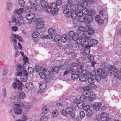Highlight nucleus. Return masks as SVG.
I'll return each mask as SVG.
<instances>
[{"instance_id": "nucleus-6", "label": "nucleus", "mask_w": 121, "mask_h": 121, "mask_svg": "<svg viewBox=\"0 0 121 121\" xmlns=\"http://www.w3.org/2000/svg\"><path fill=\"white\" fill-rule=\"evenodd\" d=\"M94 36L93 35H90V37H88L83 42V44L85 46L86 48H90L92 46L91 44L89 45V42L91 41V38L92 39L91 37Z\"/></svg>"}, {"instance_id": "nucleus-31", "label": "nucleus", "mask_w": 121, "mask_h": 121, "mask_svg": "<svg viewBox=\"0 0 121 121\" xmlns=\"http://www.w3.org/2000/svg\"><path fill=\"white\" fill-rule=\"evenodd\" d=\"M53 37H54V40L55 41L57 42L60 40V35H57Z\"/></svg>"}, {"instance_id": "nucleus-58", "label": "nucleus", "mask_w": 121, "mask_h": 121, "mask_svg": "<svg viewBox=\"0 0 121 121\" xmlns=\"http://www.w3.org/2000/svg\"><path fill=\"white\" fill-rule=\"evenodd\" d=\"M10 41L11 42L13 43L17 44L16 40L13 37H10Z\"/></svg>"}, {"instance_id": "nucleus-43", "label": "nucleus", "mask_w": 121, "mask_h": 121, "mask_svg": "<svg viewBox=\"0 0 121 121\" xmlns=\"http://www.w3.org/2000/svg\"><path fill=\"white\" fill-rule=\"evenodd\" d=\"M29 2L30 4L32 5H36L37 3V0H30Z\"/></svg>"}, {"instance_id": "nucleus-21", "label": "nucleus", "mask_w": 121, "mask_h": 121, "mask_svg": "<svg viewBox=\"0 0 121 121\" xmlns=\"http://www.w3.org/2000/svg\"><path fill=\"white\" fill-rule=\"evenodd\" d=\"M39 87L41 89L43 90L46 88V84L45 83L42 82L40 83Z\"/></svg>"}, {"instance_id": "nucleus-45", "label": "nucleus", "mask_w": 121, "mask_h": 121, "mask_svg": "<svg viewBox=\"0 0 121 121\" xmlns=\"http://www.w3.org/2000/svg\"><path fill=\"white\" fill-rule=\"evenodd\" d=\"M67 38L66 36L63 35L62 36L61 39V40L62 42L65 43L67 41Z\"/></svg>"}, {"instance_id": "nucleus-46", "label": "nucleus", "mask_w": 121, "mask_h": 121, "mask_svg": "<svg viewBox=\"0 0 121 121\" xmlns=\"http://www.w3.org/2000/svg\"><path fill=\"white\" fill-rule=\"evenodd\" d=\"M76 13L77 14V18H78V17H80L82 16V11H77Z\"/></svg>"}, {"instance_id": "nucleus-19", "label": "nucleus", "mask_w": 121, "mask_h": 121, "mask_svg": "<svg viewBox=\"0 0 121 121\" xmlns=\"http://www.w3.org/2000/svg\"><path fill=\"white\" fill-rule=\"evenodd\" d=\"M49 33L53 35V37L56 35V31L54 29L52 28H49L48 30Z\"/></svg>"}, {"instance_id": "nucleus-53", "label": "nucleus", "mask_w": 121, "mask_h": 121, "mask_svg": "<svg viewBox=\"0 0 121 121\" xmlns=\"http://www.w3.org/2000/svg\"><path fill=\"white\" fill-rule=\"evenodd\" d=\"M52 69L53 71L56 73L58 72L59 71V69L58 67L56 66L53 67L52 68Z\"/></svg>"}, {"instance_id": "nucleus-29", "label": "nucleus", "mask_w": 121, "mask_h": 121, "mask_svg": "<svg viewBox=\"0 0 121 121\" xmlns=\"http://www.w3.org/2000/svg\"><path fill=\"white\" fill-rule=\"evenodd\" d=\"M87 31L88 33V35H90V34H91V35H92V34H93L95 31V30L94 29L91 28H89V27L87 29Z\"/></svg>"}, {"instance_id": "nucleus-4", "label": "nucleus", "mask_w": 121, "mask_h": 121, "mask_svg": "<svg viewBox=\"0 0 121 121\" xmlns=\"http://www.w3.org/2000/svg\"><path fill=\"white\" fill-rule=\"evenodd\" d=\"M84 90L82 94L83 95H86V97H88L91 95V93L89 91L90 90V87L89 86H85L83 87Z\"/></svg>"}, {"instance_id": "nucleus-23", "label": "nucleus", "mask_w": 121, "mask_h": 121, "mask_svg": "<svg viewBox=\"0 0 121 121\" xmlns=\"http://www.w3.org/2000/svg\"><path fill=\"white\" fill-rule=\"evenodd\" d=\"M44 25L43 22L38 23L36 25V29L38 30L42 28Z\"/></svg>"}, {"instance_id": "nucleus-14", "label": "nucleus", "mask_w": 121, "mask_h": 121, "mask_svg": "<svg viewBox=\"0 0 121 121\" xmlns=\"http://www.w3.org/2000/svg\"><path fill=\"white\" fill-rule=\"evenodd\" d=\"M13 2H7L6 4V10L8 11H10L11 10V7L13 6Z\"/></svg>"}, {"instance_id": "nucleus-35", "label": "nucleus", "mask_w": 121, "mask_h": 121, "mask_svg": "<svg viewBox=\"0 0 121 121\" xmlns=\"http://www.w3.org/2000/svg\"><path fill=\"white\" fill-rule=\"evenodd\" d=\"M85 104L83 102H79L77 104V107L79 108H83Z\"/></svg>"}, {"instance_id": "nucleus-41", "label": "nucleus", "mask_w": 121, "mask_h": 121, "mask_svg": "<svg viewBox=\"0 0 121 121\" xmlns=\"http://www.w3.org/2000/svg\"><path fill=\"white\" fill-rule=\"evenodd\" d=\"M45 8L46 9L47 11L49 13L52 12L53 10L50 5H48V6H47Z\"/></svg>"}, {"instance_id": "nucleus-3", "label": "nucleus", "mask_w": 121, "mask_h": 121, "mask_svg": "<svg viewBox=\"0 0 121 121\" xmlns=\"http://www.w3.org/2000/svg\"><path fill=\"white\" fill-rule=\"evenodd\" d=\"M73 111V108L71 107H68L66 108L65 111L64 110L61 109L60 111L61 113L64 116H66L67 114H70Z\"/></svg>"}, {"instance_id": "nucleus-52", "label": "nucleus", "mask_w": 121, "mask_h": 121, "mask_svg": "<svg viewBox=\"0 0 121 121\" xmlns=\"http://www.w3.org/2000/svg\"><path fill=\"white\" fill-rule=\"evenodd\" d=\"M114 73L113 74L114 76L115 77L117 78L119 76V74L118 72H120L121 73V69L119 71H118V70L117 69V71L116 72L115 71H114Z\"/></svg>"}, {"instance_id": "nucleus-7", "label": "nucleus", "mask_w": 121, "mask_h": 121, "mask_svg": "<svg viewBox=\"0 0 121 121\" xmlns=\"http://www.w3.org/2000/svg\"><path fill=\"white\" fill-rule=\"evenodd\" d=\"M35 14L34 13H31L27 15L25 17L27 20H31V22H32L35 21Z\"/></svg>"}, {"instance_id": "nucleus-42", "label": "nucleus", "mask_w": 121, "mask_h": 121, "mask_svg": "<svg viewBox=\"0 0 121 121\" xmlns=\"http://www.w3.org/2000/svg\"><path fill=\"white\" fill-rule=\"evenodd\" d=\"M82 11V13L85 15L87 14L89 12L88 10L86 8L83 9Z\"/></svg>"}, {"instance_id": "nucleus-33", "label": "nucleus", "mask_w": 121, "mask_h": 121, "mask_svg": "<svg viewBox=\"0 0 121 121\" xmlns=\"http://www.w3.org/2000/svg\"><path fill=\"white\" fill-rule=\"evenodd\" d=\"M87 97H88V99L89 101H93L94 99H95V96L94 94H93L92 95H91Z\"/></svg>"}, {"instance_id": "nucleus-39", "label": "nucleus", "mask_w": 121, "mask_h": 121, "mask_svg": "<svg viewBox=\"0 0 121 121\" xmlns=\"http://www.w3.org/2000/svg\"><path fill=\"white\" fill-rule=\"evenodd\" d=\"M2 96L3 97L5 98L7 96L6 90L5 88H3L2 89Z\"/></svg>"}, {"instance_id": "nucleus-25", "label": "nucleus", "mask_w": 121, "mask_h": 121, "mask_svg": "<svg viewBox=\"0 0 121 121\" xmlns=\"http://www.w3.org/2000/svg\"><path fill=\"white\" fill-rule=\"evenodd\" d=\"M87 20L89 23H90L93 21V17L90 14H89L86 17Z\"/></svg>"}, {"instance_id": "nucleus-49", "label": "nucleus", "mask_w": 121, "mask_h": 121, "mask_svg": "<svg viewBox=\"0 0 121 121\" xmlns=\"http://www.w3.org/2000/svg\"><path fill=\"white\" fill-rule=\"evenodd\" d=\"M39 75L41 78L44 79L45 78V75L44 73L43 72H40L39 73Z\"/></svg>"}, {"instance_id": "nucleus-44", "label": "nucleus", "mask_w": 121, "mask_h": 121, "mask_svg": "<svg viewBox=\"0 0 121 121\" xmlns=\"http://www.w3.org/2000/svg\"><path fill=\"white\" fill-rule=\"evenodd\" d=\"M21 119L22 120L19 119L16 120V121H26L27 120V117L23 115L22 116Z\"/></svg>"}, {"instance_id": "nucleus-10", "label": "nucleus", "mask_w": 121, "mask_h": 121, "mask_svg": "<svg viewBox=\"0 0 121 121\" xmlns=\"http://www.w3.org/2000/svg\"><path fill=\"white\" fill-rule=\"evenodd\" d=\"M23 8H20L19 9H16L14 11L15 14H17L19 15H21L19 17L20 19H22V17L21 15L23 12Z\"/></svg>"}, {"instance_id": "nucleus-38", "label": "nucleus", "mask_w": 121, "mask_h": 121, "mask_svg": "<svg viewBox=\"0 0 121 121\" xmlns=\"http://www.w3.org/2000/svg\"><path fill=\"white\" fill-rule=\"evenodd\" d=\"M44 38L46 39H52L53 38V35H52L51 33H49V34L47 35H44L43 36Z\"/></svg>"}, {"instance_id": "nucleus-30", "label": "nucleus", "mask_w": 121, "mask_h": 121, "mask_svg": "<svg viewBox=\"0 0 121 121\" xmlns=\"http://www.w3.org/2000/svg\"><path fill=\"white\" fill-rule=\"evenodd\" d=\"M94 36H92L91 37L92 39L91 38L90 42L91 44L92 45L93 44H97V41L94 39H93L94 38L93 37L94 36V35H93Z\"/></svg>"}, {"instance_id": "nucleus-26", "label": "nucleus", "mask_w": 121, "mask_h": 121, "mask_svg": "<svg viewBox=\"0 0 121 121\" xmlns=\"http://www.w3.org/2000/svg\"><path fill=\"white\" fill-rule=\"evenodd\" d=\"M49 111V109L46 107H43L42 110V113L43 114H45L47 113Z\"/></svg>"}, {"instance_id": "nucleus-12", "label": "nucleus", "mask_w": 121, "mask_h": 121, "mask_svg": "<svg viewBox=\"0 0 121 121\" xmlns=\"http://www.w3.org/2000/svg\"><path fill=\"white\" fill-rule=\"evenodd\" d=\"M50 5L52 8L53 11L57 12L59 10L58 6L55 2H53Z\"/></svg>"}, {"instance_id": "nucleus-16", "label": "nucleus", "mask_w": 121, "mask_h": 121, "mask_svg": "<svg viewBox=\"0 0 121 121\" xmlns=\"http://www.w3.org/2000/svg\"><path fill=\"white\" fill-rule=\"evenodd\" d=\"M75 73L77 74L80 73H81L82 74L84 75L86 74V71L85 70H83L82 71L81 69L78 68H77L75 69Z\"/></svg>"}, {"instance_id": "nucleus-17", "label": "nucleus", "mask_w": 121, "mask_h": 121, "mask_svg": "<svg viewBox=\"0 0 121 121\" xmlns=\"http://www.w3.org/2000/svg\"><path fill=\"white\" fill-rule=\"evenodd\" d=\"M25 88L28 90H30L32 89L34 87L33 83L31 82L27 83L25 85Z\"/></svg>"}, {"instance_id": "nucleus-47", "label": "nucleus", "mask_w": 121, "mask_h": 121, "mask_svg": "<svg viewBox=\"0 0 121 121\" xmlns=\"http://www.w3.org/2000/svg\"><path fill=\"white\" fill-rule=\"evenodd\" d=\"M19 4L21 7H23L25 5V1L23 0H20L19 1Z\"/></svg>"}, {"instance_id": "nucleus-56", "label": "nucleus", "mask_w": 121, "mask_h": 121, "mask_svg": "<svg viewBox=\"0 0 121 121\" xmlns=\"http://www.w3.org/2000/svg\"><path fill=\"white\" fill-rule=\"evenodd\" d=\"M89 14L92 16H94L95 14V11L94 9H90L89 10Z\"/></svg>"}, {"instance_id": "nucleus-28", "label": "nucleus", "mask_w": 121, "mask_h": 121, "mask_svg": "<svg viewBox=\"0 0 121 121\" xmlns=\"http://www.w3.org/2000/svg\"><path fill=\"white\" fill-rule=\"evenodd\" d=\"M19 97L21 99H23L26 97L25 93L23 91H21L19 93Z\"/></svg>"}, {"instance_id": "nucleus-54", "label": "nucleus", "mask_w": 121, "mask_h": 121, "mask_svg": "<svg viewBox=\"0 0 121 121\" xmlns=\"http://www.w3.org/2000/svg\"><path fill=\"white\" fill-rule=\"evenodd\" d=\"M85 97H86V95L81 96L80 98V100L82 102L85 101L86 100Z\"/></svg>"}, {"instance_id": "nucleus-48", "label": "nucleus", "mask_w": 121, "mask_h": 121, "mask_svg": "<svg viewBox=\"0 0 121 121\" xmlns=\"http://www.w3.org/2000/svg\"><path fill=\"white\" fill-rule=\"evenodd\" d=\"M21 79L22 81L24 82H26L27 80L26 76H21Z\"/></svg>"}, {"instance_id": "nucleus-61", "label": "nucleus", "mask_w": 121, "mask_h": 121, "mask_svg": "<svg viewBox=\"0 0 121 121\" xmlns=\"http://www.w3.org/2000/svg\"><path fill=\"white\" fill-rule=\"evenodd\" d=\"M34 71V69L30 67H29L28 68V71L29 73H33Z\"/></svg>"}, {"instance_id": "nucleus-57", "label": "nucleus", "mask_w": 121, "mask_h": 121, "mask_svg": "<svg viewBox=\"0 0 121 121\" xmlns=\"http://www.w3.org/2000/svg\"><path fill=\"white\" fill-rule=\"evenodd\" d=\"M90 106L89 105H84L83 108L84 110L86 112L87 111V110L90 109Z\"/></svg>"}, {"instance_id": "nucleus-22", "label": "nucleus", "mask_w": 121, "mask_h": 121, "mask_svg": "<svg viewBox=\"0 0 121 121\" xmlns=\"http://www.w3.org/2000/svg\"><path fill=\"white\" fill-rule=\"evenodd\" d=\"M35 10L39 11H41L43 10V8L41 5H37L35 7Z\"/></svg>"}, {"instance_id": "nucleus-64", "label": "nucleus", "mask_w": 121, "mask_h": 121, "mask_svg": "<svg viewBox=\"0 0 121 121\" xmlns=\"http://www.w3.org/2000/svg\"><path fill=\"white\" fill-rule=\"evenodd\" d=\"M69 35L70 36L72 37L75 34L73 31H71L69 32Z\"/></svg>"}, {"instance_id": "nucleus-5", "label": "nucleus", "mask_w": 121, "mask_h": 121, "mask_svg": "<svg viewBox=\"0 0 121 121\" xmlns=\"http://www.w3.org/2000/svg\"><path fill=\"white\" fill-rule=\"evenodd\" d=\"M14 108L15 110V114H19L22 112V109L20 108V104H15L14 105Z\"/></svg>"}, {"instance_id": "nucleus-24", "label": "nucleus", "mask_w": 121, "mask_h": 121, "mask_svg": "<svg viewBox=\"0 0 121 121\" xmlns=\"http://www.w3.org/2000/svg\"><path fill=\"white\" fill-rule=\"evenodd\" d=\"M41 5L43 8H45L48 5V3L44 0H42L41 2Z\"/></svg>"}, {"instance_id": "nucleus-1", "label": "nucleus", "mask_w": 121, "mask_h": 121, "mask_svg": "<svg viewBox=\"0 0 121 121\" xmlns=\"http://www.w3.org/2000/svg\"><path fill=\"white\" fill-rule=\"evenodd\" d=\"M97 72L100 74H96L95 77V80L98 82H99L101 79V77L104 79L107 77V75L106 73V72L104 69H99L97 70Z\"/></svg>"}, {"instance_id": "nucleus-18", "label": "nucleus", "mask_w": 121, "mask_h": 121, "mask_svg": "<svg viewBox=\"0 0 121 121\" xmlns=\"http://www.w3.org/2000/svg\"><path fill=\"white\" fill-rule=\"evenodd\" d=\"M90 52V49L88 48H86L85 49H82L80 50V52L82 53V54L84 53L86 54H89Z\"/></svg>"}, {"instance_id": "nucleus-60", "label": "nucleus", "mask_w": 121, "mask_h": 121, "mask_svg": "<svg viewBox=\"0 0 121 121\" xmlns=\"http://www.w3.org/2000/svg\"><path fill=\"white\" fill-rule=\"evenodd\" d=\"M8 68H6L3 71V75L4 76L6 75L8 73Z\"/></svg>"}, {"instance_id": "nucleus-36", "label": "nucleus", "mask_w": 121, "mask_h": 121, "mask_svg": "<svg viewBox=\"0 0 121 121\" xmlns=\"http://www.w3.org/2000/svg\"><path fill=\"white\" fill-rule=\"evenodd\" d=\"M86 112V115L88 117L90 116L92 114V110L91 109L87 110Z\"/></svg>"}, {"instance_id": "nucleus-37", "label": "nucleus", "mask_w": 121, "mask_h": 121, "mask_svg": "<svg viewBox=\"0 0 121 121\" xmlns=\"http://www.w3.org/2000/svg\"><path fill=\"white\" fill-rule=\"evenodd\" d=\"M79 77L78 74L76 73L73 74L71 76V78L72 79H78V78Z\"/></svg>"}, {"instance_id": "nucleus-51", "label": "nucleus", "mask_w": 121, "mask_h": 121, "mask_svg": "<svg viewBox=\"0 0 121 121\" xmlns=\"http://www.w3.org/2000/svg\"><path fill=\"white\" fill-rule=\"evenodd\" d=\"M63 9L64 10L63 11L64 13L66 14V16L67 17L69 15L68 14L69 13H70L71 11L70 10L69 11V9Z\"/></svg>"}, {"instance_id": "nucleus-20", "label": "nucleus", "mask_w": 121, "mask_h": 121, "mask_svg": "<svg viewBox=\"0 0 121 121\" xmlns=\"http://www.w3.org/2000/svg\"><path fill=\"white\" fill-rule=\"evenodd\" d=\"M86 74L85 75L82 74V75H80L79 76V79L81 81L84 82L86 80V75L87 74V72H86Z\"/></svg>"}, {"instance_id": "nucleus-8", "label": "nucleus", "mask_w": 121, "mask_h": 121, "mask_svg": "<svg viewBox=\"0 0 121 121\" xmlns=\"http://www.w3.org/2000/svg\"><path fill=\"white\" fill-rule=\"evenodd\" d=\"M102 104L101 103L96 102L94 104H92L93 109L96 111L99 110Z\"/></svg>"}, {"instance_id": "nucleus-11", "label": "nucleus", "mask_w": 121, "mask_h": 121, "mask_svg": "<svg viewBox=\"0 0 121 121\" xmlns=\"http://www.w3.org/2000/svg\"><path fill=\"white\" fill-rule=\"evenodd\" d=\"M67 17H71L73 18H77L76 11H71L70 13H69Z\"/></svg>"}, {"instance_id": "nucleus-63", "label": "nucleus", "mask_w": 121, "mask_h": 121, "mask_svg": "<svg viewBox=\"0 0 121 121\" xmlns=\"http://www.w3.org/2000/svg\"><path fill=\"white\" fill-rule=\"evenodd\" d=\"M107 116V114L105 112H102L101 114L100 117L101 118H105Z\"/></svg>"}, {"instance_id": "nucleus-40", "label": "nucleus", "mask_w": 121, "mask_h": 121, "mask_svg": "<svg viewBox=\"0 0 121 121\" xmlns=\"http://www.w3.org/2000/svg\"><path fill=\"white\" fill-rule=\"evenodd\" d=\"M89 82L91 84H92L94 82L95 80L92 77H88L87 79Z\"/></svg>"}, {"instance_id": "nucleus-2", "label": "nucleus", "mask_w": 121, "mask_h": 121, "mask_svg": "<svg viewBox=\"0 0 121 121\" xmlns=\"http://www.w3.org/2000/svg\"><path fill=\"white\" fill-rule=\"evenodd\" d=\"M11 18L12 20L10 21V23L17 26H20L22 24V23L20 22L18 17L16 18L15 16H12Z\"/></svg>"}, {"instance_id": "nucleus-62", "label": "nucleus", "mask_w": 121, "mask_h": 121, "mask_svg": "<svg viewBox=\"0 0 121 121\" xmlns=\"http://www.w3.org/2000/svg\"><path fill=\"white\" fill-rule=\"evenodd\" d=\"M28 59L26 56L24 57L23 59V60L24 62V64L26 65V64H28Z\"/></svg>"}, {"instance_id": "nucleus-27", "label": "nucleus", "mask_w": 121, "mask_h": 121, "mask_svg": "<svg viewBox=\"0 0 121 121\" xmlns=\"http://www.w3.org/2000/svg\"><path fill=\"white\" fill-rule=\"evenodd\" d=\"M59 112L57 110H56L53 111L52 112V115L54 117H57L59 114Z\"/></svg>"}, {"instance_id": "nucleus-34", "label": "nucleus", "mask_w": 121, "mask_h": 121, "mask_svg": "<svg viewBox=\"0 0 121 121\" xmlns=\"http://www.w3.org/2000/svg\"><path fill=\"white\" fill-rule=\"evenodd\" d=\"M39 35V33L38 31H35L33 33L32 37L33 38H35L38 37Z\"/></svg>"}, {"instance_id": "nucleus-13", "label": "nucleus", "mask_w": 121, "mask_h": 121, "mask_svg": "<svg viewBox=\"0 0 121 121\" xmlns=\"http://www.w3.org/2000/svg\"><path fill=\"white\" fill-rule=\"evenodd\" d=\"M107 67L108 69V71H117V69L114 65H108L107 66Z\"/></svg>"}, {"instance_id": "nucleus-15", "label": "nucleus", "mask_w": 121, "mask_h": 121, "mask_svg": "<svg viewBox=\"0 0 121 121\" xmlns=\"http://www.w3.org/2000/svg\"><path fill=\"white\" fill-rule=\"evenodd\" d=\"M16 81L17 82H18V89L19 91H21L22 89V86H23V84L22 82L17 78L16 79Z\"/></svg>"}, {"instance_id": "nucleus-32", "label": "nucleus", "mask_w": 121, "mask_h": 121, "mask_svg": "<svg viewBox=\"0 0 121 121\" xmlns=\"http://www.w3.org/2000/svg\"><path fill=\"white\" fill-rule=\"evenodd\" d=\"M86 19V17L85 16H82L80 17L79 18L78 21L80 22H82L85 21Z\"/></svg>"}, {"instance_id": "nucleus-50", "label": "nucleus", "mask_w": 121, "mask_h": 121, "mask_svg": "<svg viewBox=\"0 0 121 121\" xmlns=\"http://www.w3.org/2000/svg\"><path fill=\"white\" fill-rule=\"evenodd\" d=\"M82 39L81 37H79L78 39H77V40L75 41H76L77 44H82L81 43L82 42Z\"/></svg>"}, {"instance_id": "nucleus-55", "label": "nucleus", "mask_w": 121, "mask_h": 121, "mask_svg": "<svg viewBox=\"0 0 121 121\" xmlns=\"http://www.w3.org/2000/svg\"><path fill=\"white\" fill-rule=\"evenodd\" d=\"M41 121H48V118L47 116H42L40 119Z\"/></svg>"}, {"instance_id": "nucleus-9", "label": "nucleus", "mask_w": 121, "mask_h": 121, "mask_svg": "<svg viewBox=\"0 0 121 121\" xmlns=\"http://www.w3.org/2000/svg\"><path fill=\"white\" fill-rule=\"evenodd\" d=\"M22 65L21 64H19L16 66V70L18 71L16 73V75L17 76H20L22 74L21 71Z\"/></svg>"}, {"instance_id": "nucleus-59", "label": "nucleus", "mask_w": 121, "mask_h": 121, "mask_svg": "<svg viewBox=\"0 0 121 121\" xmlns=\"http://www.w3.org/2000/svg\"><path fill=\"white\" fill-rule=\"evenodd\" d=\"M83 7V6L82 5L79 4L77 6V9L79 11H80L82 10Z\"/></svg>"}]
</instances>
